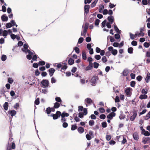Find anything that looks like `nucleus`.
Masks as SVG:
<instances>
[{
    "label": "nucleus",
    "instance_id": "f257e3e1",
    "mask_svg": "<svg viewBox=\"0 0 150 150\" xmlns=\"http://www.w3.org/2000/svg\"><path fill=\"white\" fill-rule=\"evenodd\" d=\"M61 115V112L58 111H57L55 114H52L51 116H52L54 120H56Z\"/></svg>",
    "mask_w": 150,
    "mask_h": 150
},
{
    "label": "nucleus",
    "instance_id": "f03ea898",
    "mask_svg": "<svg viewBox=\"0 0 150 150\" xmlns=\"http://www.w3.org/2000/svg\"><path fill=\"white\" fill-rule=\"evenodd\" d=\"M89 24L86 23L85 24L84 27L83 28V30L82 31L81 34V36H85L86 34L88 28Z\"/></svg>",
    "mask_w": 150,
    "mask_h": 150
},
{
    "label": "nucleus",
    "instance_id": "7ed1b4c3",
    "mask_svg": "<svg viewBox=\"0 0 150 150\" xmlns=\"http://www.w3.org/2000/svg\"><path fill=\"white\" fill-rule=\"evenodd\" d=\"M138 110H134L133 111V114L130 117V120L132 121H133L137 116Z\"/></svg>",
    "mask_w": 150,
    "mask_h": 150
},
{
    "label": "nucleus",
    "instance_id": "20e7f679",
    "mask_svg": "<svg viewBox=\"0 0 150 150\" xmlns=\"http://www.w3.org/2000/svg\"><path fill=\"white\" fill-rule=\"evenodd\" d=\"M108 50L109 51L111 52L112 54L114 56L117 54V50L115 49L114 50L113 48L111 46L108 47Z\"/></svg>",
    "mask_w": 150,
    "mask_h": 150
},
{
    "label": "nucleus",
    "instance_id": "39448f33",
    "mask_svg": "<svg viewBox=\"0 0 150 150\" xmlns=\"http://www.w3.org/2000/svg\"><path fill=\"white\" fill-rule=\"evenodd\" d=\"M41 84L44 87H47L49 84V83L47 80H43L41 82Z\"/></svg>",
    "mask_w": 150,
    "mask_h": 150
},
{
    "label": "nucleus",
    "instance_id": "423d86ee",
    "mask_svg": "<svg viewBox=\"0 0 150 150\" xmlns=\"http://www.w3.org/2000/svg\"><path fill=\"white\" fill-rule=\"evenodd\" d=\"M115 115L116 114L115 112H111L107 116V118L112 120L113 118V117L115 116Z\"/></svg>",
    "mask_w": 150,
    "mask_h": 150
},
{
    "label": "nucleus",
    "instance_id": "0eeeda50",
    "mask_svg": "<svg viewBox=\"0 0 150 150\" xmlns=\"http://www.w3.org/2000/svg\"><path fill=\"white\" fill-rule=\"evenodd\" d=\"M131 88H127L126 89L125 92L127 96H130L132 95V93L130 91Z\"/></svg>",
    "mask_w": 150,
    "mask_h": 150
},
{
    "label": "nucleus",
    "instance_id": "6e6552de",
    "mask_svg": "<svg viewBox=\"0 0 150 150\" xmlns=\"http://www.w3.org/2000/svg\"><path fill=\"white\" fill-rule=\"evenodd\" d=\"M50 76L51 77L52 76L55 71V70L54 68H51L48 71Z\"/></svg>",
    "mask_w": 150,
    "mask_h": 150
},
{
    "label": "nucleus",
    "instance_id": "1a4fd4ad",
    "mask_svg": "<svg viewBox=\"0 0 150 150\" xmlns=\"http://www.w3.org/2000/svg\"><path fill=\"white\" fill-rule=\"evenodd\" d=\"M90 6L89 5H85L84 7V12L87 14L89 11Z\"/></svg>",
    "mask_w": 150,
    "mask_h": 150
},
{
    "label": "nucleus",
    "instance_id": "9d476101",
    "mask_svg": "<svg viewBox=\"0 0 150 150\" xmlns=\"http://www.w3.org/2000/svg\"><path fill=\"white\" fill-rule=\"evenodd\" d=\"M108 20L109 22V23L112 24L114 21V18L112 16H110L108 17Z\"/></svg>",
    "mask_w": 150,
    "mask_h": 150
},
{
    "label": "nucleus",
    "instance_id": "9b49d317",
    "mask_svg": "<svg viewBox=\"0 0 150 150\" xmlns=\"http://www.w3.org/2000/svg\"><path fill=\"white\" fill-rule=\"evenodd\" d=\"M8 113L9 115H10L12 117H13L16 114V112L15 110H10L8 111Z\"/></svg>",
    "mask_w": 150,
    "mask_h": 150
},
{
    "label": "nucleus",
    "instance_id": "f8f14e48",
    "mask_svg": "<svg viewBox=\"0 0 150 150\" xmlns=\"http://www.w3.org/2000/svg\"><path fill=\"white\" fill-rule=\"evenodd\" d=\"M150 138L149 137H144L142 140V142L144 144H146L149 141Z\"/></svg>",
    "mask_w": 150,
    "mask_h": 150
},
{
    "label": "nucleus",
    "instance_id": "ddd939ff",
    "mask_svg": "<svg viewBox=\"0 0 150 150\" xmlns=\"http://www.w3.org/2000/svg\"><path fill=\"white\" fill-rule=\"evenodd\" d=\"M133 138L135 140L137 141L139 139V136L137 132H134L133 135Z\"/></svg>",
    "mask_w": 150,
    "mask_h": 150
},
{
    "label": "nucleus",
    "instance_id": "4468645a",
    "mask_svg": "<svg viewBox=\"0 0 150 150\" xmlns=\"http://www.w3.org/2000/svg\"><path fill=\"white\" fill-rule=\"evenodd\" d=\"M1 20L3 21H8V18L5 14H4L1 16Z\"/></svg>",
    "mask_w": 150,
    "mask_h": 150
},
{
    "label": "nucleus",
    "instance_id": "2eb2a0df",
    "mask_svg": "<svg viewBox=\"0 0 150 150\" xmlns=\"http://www.w3.org/2000/svg\"><path fill=\"white\" fill-rule=\"evenodd\" d=\"M150 80V74L147 73L145 78V81L146 83H148Z\"/></svg>",
    "mask_w": 150,
    "mask_h": 150
},
{
    "label": "nucleus",
    "instance_id": "dca6fc26",
    "mask_svg": "<svg viewBox=\"0 0 150 150\" xmlns=\"http://www.w3.org/2000/svg\"><path fill=\"white\" fill-rule=\"evenodd\" d=\"M93 67V64H89V65L86 67V70L88 71L91 69Z\"/></svg>",
    "mask_w": 150,
    "mask_h": 150
},
{
    "label": "nucleus",
    "instance_id": "f3484780",
    "mask_svg": "<svg viewBox=\"0 0 150 150\" xmlns=\"http://www.w3.org/2000/svg\"><path fill=\"white\" fill-rule=\"evenodd\" d=\"M79 132L80 134L83 133L84 131V129L82 127H79L77 129Z\"/></svg>",
    "mask_w": 150,
    "mask_h": 150
},
{
    "label": "nucleus",
    "instance_id": "a211bd4d",
    "mask_svg": "<svg viewBox=\"0 0 150 150\" xmlns=\"http://www.w3.org/2000/svg\"><path fill=\"white\" fill-rule=\"evenodd\" d=\"M85 100L88 104H91L93 102L92 100L90 98H87L85 99Z\"/></svg>",
    "mask_w": 150,
    "mask_h": 150
},
{
    "label": "nucleus",
    "instance_id": "6ab92c4d",
    "mask_svg": "<svg viewBox=\"0 0 150 150\" xmlns=\"http://www.w3.org/2000/svg\"><path fill=\"white\" fill-rule=\"evenodd\" d=\"M96 80L95 76H93L90 81L91 83L95 84L96 83Z\"/></svg>",
    "mask_w": 150,
    "mask_h": 150
},
{
    "label": "nucleus",
    "instance_id": "aec40b11",
    "mask_svg": "<svg viewBox=\"0 0 150 150\" xmlns=\"http://www.w3.org/2000/svg\"><path fill=\"white\" fill-rule=\"evenodd\" d=\"M3 106L4 108V109L5 110H7L8 107V103L7 102H5Z\"/></svg>",
    "mask_w": 150,
    "mask_h": 150
},
{
    "label": "nucleus",
    "instance_id": "412c9836",
    "mask_svg": "<svg viewBox=\"0 0 150 150\" xmlns=\"http://www.w3.org/2000/svg\"><path fill=\"white\" fill-rule=\"evenodd\" d=\"M147 95L146 94L144 95H141L139 97V98L140 99L142 100L143 99H145L147 98Z\"/></svg>",
    "mask_w": 150,
    "mask_h": 150
},
{
    "label": "nucleus",
    "instance_id": "4be33fe9",
    "mask_svg": "<svg viewBox=\"0 0 150 150\" xmlns=\"http://www.w3.org/2000/svg\"><path fill=\"white\" fill-rule=\"evenodd\" d=\"M82 59H83L86 60V52L85 50H84L82 52Z\"/></svg>",
    "mask_w": 150,
    "mask_h": 150
},
{
    "label": "nucleus",
    "instance_id": "5701e85b",
    "mask_svg": "<svg viewBox=\"0 0 150 150\" xmlns=\"http://www.w3.org/2000/svg\"><path fill=\"white\" fill-rule=\"evenodd\" d=\"M62 118L65 117H67L69 116V114L68 113H65V112H63L62 113H61V115Z\"/></svg>",
    "mask_w": 150,
    "mask_h": 150
},
{
    "label": "nucleus",
    "instance_id": "b1692460",
    "mask_svg": "<svg viewBox=\"0 0 150 150\" xmlns=\"http://www.w3.org/2000/svg\"><path fill=\"white\" fill-rule=\"evenodd\" d=\"M110 39L111 42H112L115 41V39L114 38L111 36H108L107 37V40Z\"/></svg>",
    "mask_w": 150,
    "mask_h": 150
},
{
    "label": "nucleus",
    "instance_id": "393cba45",
    "mask_svg": "<svg viewBox=\"0 0 150 150\" xmlns=\"http://www.w3.org/2000/svg\"><path fill=\"white\" fill-rule=\"evenodd\" d=\"M114 28L115 31H116V32L118 33H120V30L117 26L115 25H114Z\"/></svg>",
    "mask_w": 150,
    "mask_h": 150
},
{
    "label": "nucleus",
    "instance_id": "a878e982",
    "mask_svg": "<svg viewBox=\"0 0 150 150\" xmlns=\"http://www.w3.org/2000/svg\"><path fill=\"white\" fill-rule=\"evenodd\" d=\"M74 60L70 58L68 60V63L69 65H72L74 63Z\"/></svg>",
    "mask_w": 150,
    "mask_h": 150
},
{
    "label": "nucleus",
    "instance_id": "bb28decb",
    "mask_svg": "<svg viewBox=\"0 0 150 150\" xmlns=\"http://www.w3.org/2000/svg\"><path fill=\"white\" fill-rule=\"evenodd\" d=\"M77 126L76 124L71 125V129L72 130H74L77 128Z\"/></svg>",
    "mask_w": 150,
    "mask_h": 150
},
{
    "label": "nucleus",
    "instance_id": "cd10ccee",
    "mask_svg": "<svg viewBox=\"0 0 150 150\" xmlns=\"http://www.w3.org/2000/svg\"><path fill=\"white\" fill-rule=\"evenodd\" d=\"M98 0H95L91 4V7L93 8L95 7L96 5V4L97 3Z\"/></svg>",
    "mask_w": 150,
    "mask_h": 150
},
{
    "label": "nucleus",
    "instance_id": "c85d7f7f",
    "mask_svg": "<svg viewBox=\"0 0 150 150\" xmlns=\"http://www.w3.org/2000/svg\"><path fill=\"white\" fill-rule=\"evenodd\" d=\"M133 49L132 47H130L128 49V52L129 54H132L133 53Z\"/></svg>",
    "mask_w": 150,
    "mask_h": 150
},
{
    "label": "nucleus",
    "instance_id": "c756f323",
    "mask_svg": "<svg viewBox=\"0 0 150 150\" xmlns=\"http://www.w3.org/2000/svg\"><path fill=\"white\" fill-rule=\"evenodd\" d=\"M60 106V104L58 102H56L54 104V108H57Z\"/></svg>",
    "mask_w": 150,
    "mask_h": 150
},
{
    "label": "nucleus",
    "instance_id": "7c9ffc66",
    "mask_svg": "<svg viewBox=\"0 0 150 150\" xmlns=\"http://www.w3.org/2000/svg\"><path fill=\"white\" fill-rule=\"evenodd\" d=\"M128 74V70H124L123 72V76H127Z\"/></svg>",
    "mask_w": 150,
    "mask_h": 150
},
{
    "label": "nucleus",
    "instance_id": "2f4dec72",
    "mask_svg": "<svg viewBox=\"0 0 150 150\" xmlns=\"http://www.w3.org/2000/svg\"><path fill=\"white\" fill-rule=\"evenodd\" d=\"M46 113L48 114H50L51 112V108L50 107H48L47 108L46 110Z\"/></svg>",
    "mask_w": 150,
    "mask_h": 150
},
{
    "label": "nucleus",
    "instance_id": "473e14b6",
    "mask_svg": "<svg viewBox=\"0 0 150 150\" xmlns=\"http://www.w3.org/2000/svg\"><path fill=\"white\" fill-rule=\"evenodd\" d=\"M142 4L144 5H148V0H142Z\"/></svg>",
    "mask_w": 150,
    "mask_h": 150
},
{
    "label": "nucleus",
    "instance_id": "72a5a7b5",
    "mask_svg": "<svg viewBox=\"0 0 150 150\" xmlns=\"http://www.w3.org/2000/svg\"><path fill=\"white\" fill-rule=\"evenodd\" d=\"M125 117V115L123 113L120 114L119 116V118L121 120L124 119Z\"/></svg>",
    "mask_w": 150,
    "mask_h": 150
},
{
    "label": "nucleus",
    "instance_id": "f704fd0d",
    "mask_svg": "<svg viewBox=\"0 0 150 150\" xmlns=\"http://www.w3.org/2000/svg\"><path fill=\"white\" fill-rule=\"evenodd\" d=\"M93 65H94V68H95L97 69L98 67V66L99 65V64H98V63L96 62H95L93 63Z\"/></svg>",
    "mask_w": 150,
    "mask_h": 150
},
{
    "label": "nucleus",
    "instance_id": "c9c22d12",
    "mask_svg": "<svg viewBox=\"0 0 150 150\" xmlns=\"http://www.w3.org/2000/svg\"><path fill=\"white\" fill-rule=\"evenodd\" d=\"M144 136H148L150 135V133L147 131H145L144 133H142Z\"/></svg>",
    "mask_w": 150,
    "mask_h": 150
},
{
    "label": "nucleus",
    "instance_id": "e433bc0d",
    "mask_svg": "<svg viewBox=\"0 0 150 150\" xmlns=\"http://www.w3.org/2000/svg\"><path fill=\"white\" fill-rule=\"evenodd\" d=\"M150 118V111L149 113L147 114L145 116L144 118L145 120H147Z\"/></svg>",
    "mask_w": 150,
    "mask_h": 150
},
{
    "label": "nucleus",
    "instance_id": "4c0bfd02",
    "mask_svg": "<svg viewBox=\"0 0 150 150\" xmlns=\"http://www.w3.org/2000/svg\"><path fill=\"white\" fill-rule=\"evenodd\" d=\"M150 45V44L147 42H145L144 44V46L146 48L148 47Z\"/></svg>",
    "mask_w": 150,
    "mask_h": 150
},
{
    "label": "nucleus",
    "instance_id": "58836bf2",
    "mask_svg": "<svg viewBox=\"0 0 150 150\" xmlns=\"http://www.w3.org/2000/svg\"><path fill=\"white\" fill-rule=\"evenodd\" d=\"M136 83L135 81H132L130 82V86L132 87H134L135 86Z\"/></svg>",
    "mask_w": 150,
    "mask_h": 150
},
{
    "label": "nucleus",
    "instance_id": "ea45409f",
    "mask_svg": "<svg viewBox=\"0 0 150 150\" xmlns=\"http://www.w3.org/2000/svg\"><path fill=\"white\" fill-rule=\"evenodd\" d=\"M6 56L5 55H3L1 56V59L3 61H4L6 59Z\"/></svg>",
    "mask_w": 150,
    "mask_h": 150
},
{
    "label": "nucleus",
    "instance_id": "a19ab883",
    "mask_svg": "<svg viewBox=\"0 0 150 150\" xmlns=\"http://www.w3.org/2000/svg\"><path fill=\"white\" fill-rule=\"evenodd\" d=\"M102 61L103 63H105L107 61L106 57L105 56H103L102 58Z\"/></svg>",
    "mask_w": 150,
    "mask_h": 150
},
{
    "label": "nucleus",
    "instance_id": "79ce46f5",
    "mask_svg": "<svg viewBox=\"0 0 150 150\" xmlns=\"http://www.w3.org/2000/svg\"><path fill=\"white\" fill-rule=\"evenodd\" d=\"M19 105V104L18 103H16L15 105H14L13 107L15 109L17 110L18 108Z\"/></svg>",
    "mask_w": 150,
    "mask_h": 150
},
{
    "label": "nucleus",
    "instance_id": "37998d69",
    "mask_svg": "<svg viewBox=\"0 0 150 150\" xmlns=\"http://www.w3.org/2000/svg\"><path fill=\"white\" fill-rule=\"evenodd\" d=\"M74 50H75L76 53L77 54H79L80 52V50L79 48L77 47H75L74 48Z\"/></svg>",
    "mask_w": 150,
    "mask_h": 150
},
{
    "label": "nucleus",
    "instance_id": "c03bdc74",
    "mask_svg": "<svg viewBox=\"0 0 150 150\" xmlns=\"http://www.w3.org/2000/svg\"><path fill=\"white\" fill-rule=\"evenodd\" d=\"M4 88H2L1 89L0 91V93L1 94H4L5 93V91Z\"/></svg>",
    "mask_w": 150,
    "mask_h": 150
},
{
    "label": "nucleus",
    "instance_id": "a18cd8bd",
    "mask_svg": "<svg viewBox=\"0 0 150 150\" xmlns=\"http://www.w3.org/2000/svg\"><path fill=\"white\" fill-rule=\"evenodd\" d=\"M83 40H84V39L83 38H82V37L80 38L79 39L78 41V43L79 44H81V43H82L83 42Z\"/></svg>",
    "mask_w": 150,
    "mask_h": 150
},
{
    "label": "nucleus",
    "instance_id": "49530a36",
    "mask_svg": "<svg viewBox=\"0 0 150 150\" xmlns=\"http://www.w3.org/2000/svg\"><path fill=\"white\" fill-rule=\"evenodd\" d=\"M35 103L36 105H38L40 103L39 98H37L35 101Z\"/></svg>",
    "mask_w": 150,
    "mask_h": 150
},
{
    "label": "nucleus",
    "instance_id": "de8ad7c7",
    "mask_svg": "<svg viewBox=\"0 0 150 150\" xmlns=\"http://www.w3.org/2000/svg\"><path fill=\"white\" fill-rule=\"evenodd\" d=\"M119 33L115 34V38L116 39H118L120 38Z\"/></svg>",
    "mask_w": 150,
    "mask_h": 150
},
{
    "label": "nucleus",
    "instance_id": "09e8293b",
    "mask_svg": "<svg viewBox=\"0 0 150 150\" xmlns=\"http://www.w3.org/2000/svg\"><path fill=\"white\" fill-rule=\"evenodd\" d=\"M6 27L7 28H9L12 26V24L10 23H7L6 25Z\"/></svg>",
    "mask_w": 150,
    "mask_h": 150
},
{
    "label": "nucleus",
    "instance_id": "8fccbe9b",
    "mask_svg": "<svg viewBox=\"0 0 150 150\" xmlns=\"http://www.w3.org/2000/svg\"><path fill=\"white\" fill-rule=\"evenodd\" d=\"M45 62L44 61H39L38 62V64L40 65L43 66L45 65Z\"/></svg>",
    "mask_w": 150,
    "mask_h": 150
},
{
    "label": "nucleus",
    "instance_id": "3c124183",
    "mask_svg": "<svg viewBox=\"0 0 150 150\" xmlns=\"http://www.w3.org/2000/svg\"><path fill=\"white\" fill-rule=\"evenodd\" d=\"M129 35L130 38L132 40L136 38V36H134V35L131 33H129Z\"/></svg>",
    "mask_w": 150,
    "mask_h": 150
},
{
    "label": "nucleus",
    "instance_id": "603ef678",
    "mask_svg": "<svg viewBox=\"0 0 150 150\" xmlns=\"http://www.w3.org/2000/svg\"><path fill=\"white\" fill-rule=\"evenodd\" d=\"M99 117L101 119L104 120L106 116L105 115L102 114Z\"/></svg>",
    "mask_w": 150,
    "mask_h": 150
},
{
    "label": "nucleus",
    "instance_id": "864d4df0",
    "mask_svg": "<svg viewBox=\"0 0 150 150\" xmlns=\"http://www.w3.org/2000/svg\"><path fill=\"white\" fill-rule=\"evenodd\" d=\"M100 22V20L98 19H96L95 20V24L96 25H98Z\"/></svg>",
    "mask_w": 150,
    "mask_h": 150
},
{
    "label": "nucleus",
    "instance_id": "5fc2aeb1",
    "mask_svg": "<svg viewBox=\"0 0 150 150\" xmlns=\"http://www.w3.org/2000/svg\"><path fill=\"white\" fill-rule=\"evenodd\" d=\"M147 90L146 89L143 88L142 90V93L146 94L147 93Z\"/></svg>",
    "mask_w": 150,
    "mask_h": 150
},
{
    "label": "nucleus",
    "instance_id": "6e6d98bb",
    "mask_svg": "<svg viewBox=\"0 0 150 150\" xmlns=\"http://www.w3.org/2000/svg\"><path fill=\"white\" fill-rule=\"evenodd\" d=\"M102 126L103 128H105L107 127V123L106 122H103L101 123Z\"/></svg>",
    "mask_w": 150,
    "mask_h": 150
},
{
    "label": "nucleus",
    "instance_id": "4d7b16f0",
    "mask_svg": "<svg viewBox=\"0 0 150 150\" xmlns=\"http://www.w3.org/2000/svg\"><path fill=\"white\" fill-rule=\"evenodd\" d=\"M88 61L89 62V64H93L91 62L93 61L92 58L90 57H89L88 58Z\"/></svg>",
    "mask_w": 150,
    "mask_h": 150
},
{
    "label": "nucleus",
    "instance_id": "13d9d810",
    "mask_svg": "<svg viewBox=\"0 0 150 150\" xmlns=\"http://www.w3.org/2000/svg\"><path fill=\"white\" fill-rule=\"evenodd\" d=\"M99 110L101 113H103L105 112V109L103 108H100Z\"/></svg>",
    "mask_w": 150,
    "mask_h": 150
},
{
    "label": "nucleus",
    "instance_id": "bf43d9fd",
    "mask_svg": "<svg viewBox=\"0 0 150 150\" xmlns=\"http://www.w3.org/2000/svg\"><path fill=\"white\" fill-rule=\"evenodd\" d=\"M95 58L97 60H99L100 59L101 57L99 55H96L94 56Z\"/></svg>",
    "mask_w": 150,
    "mask_h": 150
},
{
    "label": "nucleus",
    "instance_id": "052dcab7",
    "mask_svg": "<svg viewBox=\"0 0 150 150\" xmlns=\"http://www.w3.org/2000/svg\"><path fill=\"white\" fill-rule=\"evenodd\" d=\"M94 124V121L93 120H90L89 122V124L90 126H92Z\"/></svg>",
    "mask_w": 150,
    "mask_h": 150
},
{
    "label": "nucleus",
    "instance_id": "680f3d73",
    "mask_svg": "<svg viewBox=\"0 0 150 150\" xmlns=\"http://www.w3.org/2000/svg\"><path fill=\"white\" fill-rule=\"evenodd\" d=\"M8 34L7 31L6 30H4L3 31V34L2 35L4 36H6Z\"/></svg>",
    "mask_w": 150,
    "mask_h": 150
},
{
    "label": "nucleus",
    "instance_id": "e2e57ef3",
    "mask_svg": "<svg viewBox=\"0 0 150 150\" xmlns=\"http://www.w3.org/2000/svg\"><path fill=\"white\" fill-rule=\"evenodd\" d=\"M142 79V77L141 76L139 75L137 77V81H141Z\"/></svg>",
    "mask_w": 150,
    "mask_h": 150
},
{
    "label": "nucleus",
    "instance_id": "0e129e2a",
    "mask_svg": "<svg viewBox=\"0 0 150 150\" xmlns=\"http://www.w3.org/2000/svg\"><path fill=\"white\" fill-rule=\"evenodd\" d=\"M55 99L56 101L57 102H62V100L59 97H56L55 98Z\"/></svg>",
    "mask_w": 150,
    "mask_h": 150
},
{
    "label": "nucleus",
    "instance_id": "69168bd1",
    "mask_svg": "<svg viewBox=\"0 0 150 150\" xmlns=\"http://www.w3.org/2000/svg\"><path fill=\"white\" fill-rule=\"evenodd\" d=\"M37 56L35 54L33 56L32 60L33 61H37Z\"/></svg>",
    "mask_w": 150,
    "mask_h": 150
},
{
    "label": "nucleus",
    "instance_id": "338daca9",
    "mask_svg": "<svg viewBox=\"0 0 150 150\" xmlns=\"http://www.w3.org/2000/svg\"><path fill=\"white\" fill-rule=\"evenodd\" d=\"M137 42L136 41H133L131 42V44L133 46H136L137 45Z\"/></svg>",
    "mask_w": 150,
    "mask_h": 150
},
{
    "label": "nucleus",
    "instance_id": "774afa93",
    "mask_svg": "<svg viewBox=\"0 0 150 150\" xmlns=\"http://www.w3.org/2000/svg\"><path fill=\"white\" fill-rule=\"evenodd\" d=\"M13 81V80L12 78H9L8 79V82L10 83H12Z\"/></svg>",
    "mask_w": 150,
    "mask_h": 150
}]
</instances>
